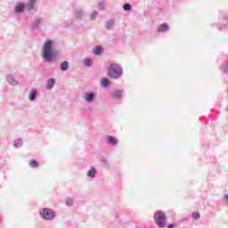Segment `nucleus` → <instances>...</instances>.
<instances>
[{"instance_id":"1","label":"nucleus","mask_w":228,"mask_h":228,"mask_svg":"<svg viewBox=\"0 0 228 228\" xmlns=\"http://www.w3.org/2000/svg\"><path fill=\"white\" fill-rule=\"evenodd\" d=\"M53 45H54V42H53L52 40H47L45 42L43 48L41 50L42 58L44 61H47L48 63H51V61L54 60L55 56Z\"/></svg>"},{"instance_id":"27","label":"nucleus","mask_w":228,"mask_h":228,"mask_svg":"<svg viewBox=\"0 0 228 228\" xmlns=\"http://www.w3.org/2000/svg\"><path fill=\"white\" fill-rule=\"evenodd\" d=\"M72 204H74V200L68 198L66 199V205L67 206H72Z\"/></svg>"},{"instance_id":"21","label":"nucleus","mask_w":228,"mask_h":228,"mask_svg":"<svg viewBox=\"0 0 228 228\" xmlns=\"http://www.w3.org/2000/svg\"><path fill=\"white\" fill-rule=\"evenodd\" d=\"M92 63H94V61H92V59H85L84 60L85 67H92Z\"/></svg>"},{"instance_id":"9","label":"nucleus","mask_w":228,"mask_h":228,"mask_svg":"<svg viewBox=\"0 0 228 228\" xmlns=\"http://www.w3.org/2000/svg\"><path fill=\"white\" fill-rule=\"evenodd\" d=\"M55 85H56V79L54 78L48 79L46 82V90H53Z\"/></svg>"},{"instance_id":"11","label":"nucleus","mask_w":228,"mask_h":228,"mask_svg":"<svg viewBox=\"0 0 228 228\" xmlns=\"http://www.w3.org/2000/svg\"><path fill=\"white\" fill-rule=\"evenodd\" d=\"M168 29H169L168 25H167L166 23L159 25L158 28L159 33H167Z\"/></svg>"},{"instance_id":"25","label":"nucleus","mask_w":228,"mask_h":228,"mask_svg":"<svg viewBox=\"0 0 228 228\" xmlns=\"http://www.w3.org/2000/svg\"><path fill=\"white\" fill-rule=\"evenodd\" d=\"M192 218H194V220H199L200 218V214L199 212H193Z\"/></svg>"},{"instance_id":"16","label":"nucleus","mask_w":228,"mask_h":228,"mask_svg":"<svg viewBox=\"0 0 228 228\" xmlns=\"http://www.w3.org/2000/svg\"><path fill=\"white\" fill-rule=\"evenodd\" d=\"M123 94H124L123 91H118V90H117V91H114V92L112 93V97H113L114 99H122Z\"/></svg>"},{"instance_id":"23","label":"nucleus","mask_w":228,"mask_h":228,"mask_svg":"<svg viewBox=\"0 0 228 228\" xmlns=\"http://www.w3.org/2000/svg\"><path fill=\"white\" fill-rule=\"evenodd\" d=\"M132 9H133V7L129 4H125L123 5V10L125 12H131Z\"/></svg>"},{"instance_id":"17","label":"nucleus","mask_w":228,"mask_h":228,"mask_svg":"<svg viewBox=\"0 0 228 228\" xmlns=\"http://www.w3.org/2000/svg\"><path fill=\"white\" fill-rule=\"evenodd\" d=\"M115 26V20H110L106 21L105 23V28L106 29H111Z\"/></svg>"},{"instance_id":"19","label":"nucleus","mask_w":228,"mask_h":228,"mask_svg":"<svg viewBox=\"0 0 228 228\" xmlns=\"http://www.w3.org/2000/svg\"><path fill=\"white\" fill-rule=\"evenodd\" d=\"M96 174H97V170H95L94 167H91V169L87 173V175L88 177H95Z\"/></svg>"},{"instance_id":"7","label":"nucleus","mask_w":228,"mask_h":228,"mask_svg":"<svg viewBox=\"0 0 228 228\" xmlns=\"http://www.w3.org/2000/svg\"><path fill=\"white\" fill-rule=\"evenodd\" d=\"M6 81L9 83V85H12V86H17V85H19V81H17V79H15L12 75H7Z\"/></svg>"},{"instance_id":"18","label":"nucleus","mask_w":228,"mask_h":228,"mask_svg":"<svg viewBox=\"0 0 228 228\" xmlns=\"http://www.w3.org/2000/svg\"><path fill=\"white\" fill-rule=\"evenodd\" d=\"M61 70L63 72H66V70H69V61H64L61 63Z\"/></svg>"},{"instance_id":"24","label":"nucleus","mask_w":228,"mask_h":228,"mask_svg":"<svg viewBox=\"0 0 228 228\" xmlns=\"http://www.w3.org/2000/svg\"><path fill=\"white\" fill-rule=\"evenodd\" d=\"M30 167H31L32 168H37V167H38V163L37 162V160H31V161H30Z\"/></svg>"},{"instance_id":"13","label":"nucleus","mask_w":228,"mask_h":228,"mask_svg":"<svg viewBox=\"0 0 228 228\" xmlns=\"http://www.w3.org/2000/svg\"><path fill=\"white\" fill-rule=\"evenodd\" d=\"M107 143H109V145H117V143H118V141L115 137L109 135L107 137Z\"/></svg>"},{"instance_id":"14","label":"nucleus","mask_w":228,"mask_h":228,"mask_svg":"<svg viewBox=\"0 0 228 228\" xmlns=\"http://www.w3.org/2000/svg\"><path fill=\"white\" fill-rule=\"evenodd\" d=\"M40 24H42V19L36 18L32 23V28H34V29H38Z\"/></svg>"},{"instance_id":"10","label":"nucleus","mask_w":228,"mask_h":228,"mask_svg":"<svg viewBox=\"0 0 228 228\" xmlns=\"http://www.w3.org/2000/svg\"><path fill=\"white\" fill-rule=\"evenodd\" d=\"M35 3H37V0H28V4L25 5L26 10L31 11L33 8H35Z\"/></svg>"},{"instance_id":"2","label":"nucleus","mask_w":228,"mask_h":228,"mask_svg":"<svg viewBox=\"0 0 228 228\" xmlns=\"http://www.w3.org/2000/svg\"><path fill=\"white\" fill-rule=\"evenodd\" d=\"M122 74H124V70L122 69V66L117 63H111L108 69V76L110 79H120L122 77Z\"/></svg>"},{"instance_id":"6","label":"nucleus","mask_w":228,"mask_h":228,"mask_svg":"<svg viewBox=\"0 0 228 228\" xmlns=\"http://www.w3.org/2000/svg\"><path fill=\"white\" fill-rule=\"evenodd\" d=\"M85 15V12L81 8L75 9L74 11V17L77 20H81Z\"/></svg>"},{"instance_id":"12","label":"nucleus","mask_w":228,"mask_h":228,"mask_svg":"<svg viewBox=\"0 0 228 228\" xmlns=\"http://www.w3.org/2000/svg\"><path fill=\"white\" fill-rule=\"evenodd\" d=\"M102 51H103L102 46L98 45L93 49V53H94L95 56H101V54H102Z\"/></svg>"},{"instance_id":"3","label":"nucleus","mask_w":228,"mask_h":228,"mask_svg":"<svg viewBox=\"0 0 228 228\" xmlns=\"http://www.w3.org/2000/svg\"><path fill=\"white\" fill-rule=\"evenodd\" d=\"M155 220V224H157L158 227L159 228H165L167 227V217L165 216V213L159 211L154 214L153 216Z\"/></svg>"},{"instance_id":"8","label":"nucleus","mask_w":228,"mask_h":228,"mask_svg":"<svg viewBox=\"0 0 228 228\" xmlns=\"http://www.w3.org/2000/svg\"><path fill=\"white\" fill-rule=\"evenodd\" d=\"M25 8H26V4H24L23 3H18L14 7V12L16 13H22Z\"/></svg>"},{"instance_id":"22","label":"nucleus","mask_w":228,"mask_h":228,"mask_svg":"<svg viewBox=\"0 0 228 228\" xmlns=\"http://www.w3.org/2000/svg\"><path fill=\"white\" fill-rule=\"evenodd\" d=\"M102 86H103V88H106L108 86H110V79L108 78H104L102 80Z\"/></svg>"},{"instance_id":"5","label":"nucleus","mask_w":228,"mask_h":228,"mask_svg":"<svg viewBox=\"0 0 228 228\" xmlns=\"http://www.w3.org/2000/svg\"><path fill=\"white\" fill-rule=\"evenodd\" d=\"M96 94L94 92H86L83 95L84 101L86 102H88L89 104H92L95 101Z\"/></svg>"},{"instance_id":"28","label":"nucleus","mask_w":228,"mask_h":228,"mask_svg":"<svg viewBox=\"0 0 228 228\" xmlns=\"http://www.w3.org/2000/svg\"><path fill=\"white\" fill-rule=\"evenodd\" d=\"M98 8H99V10H104V3H100L98 4Z\"/></svg>"},{"instance_id":"4","label":"nucleus","mask_w":228,"mask_h":228,"mask_svg":"<svg viewBox=\"0 0 228 228\" xmlns=\"http://www.w3.org/2000/svg\"><path fill=\"white\" fill-rule=\"evenodd\" d=\"M40 215L44 220H53V218H54V212L49 208L41 210Z\"/></svg>"},{"instance_id":"26","label":"nucleus","mask_w":228,"mask_h":228,"mask_svg":"<svg viewBox=\"0 0 228 228\" xmlns=\"http://www.w3.org/2000/svg\"><path fill=\"white\" fill-rule=\"evenodd\" d=\"M97 15H98L97 11L93 12L91 14V20H95V19H97Z\"/></svg>"},{"instance_id":"15","label":"nucleus","mask_w":228,"mask_h":228,"mask_svg":"<svg viewBox=\"0 0 228 228\" xmlns=\"http://www.w3.org/2000/svg\"><path fill=\"white\" fill-rule=\"evenodd\" d=\"M37 89H31L30 93L28 94V100L33 102L37 99Z\"/></svg>"},{"instance_id":"20","label":"nucleus","mask_w":228,"mask_h":228,"mask_svg":"<svg viewBox=\"0 0 228 228\" xmlns=\"http://www.w3.org/2000/svg\"><path fill=\"white\" fill-rule=\"evenodd\" d=\"M22 141L20 139H17L13 142V146L16 147V149H20V147H22Z\"/></svg>"},{"instance_id":"29","label":"nucleus","mask_w":228,"mask_h":228,"mask_svg":"<svg viewBox=\"0 0 228 228\" xmlns=\"http://www.w3.org/2000/svg\"><path fill=\"white\" fill-rule=\"evenodd\" d=\"M167 228H174V224H169Z\"/></svg>"}]
</instances>
